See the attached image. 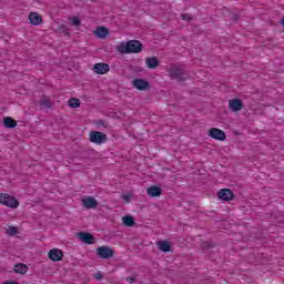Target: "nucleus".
I'll return each instance as SVG.
<instances>
[{"label": "nucleus", "mask_w": 284, "mask_h": 284, "mask_svg": "<svg viewBox=\"0 0 284 284\" xmlns=\"http://www.w3.org/2000/svg\"><path fill=\"white\" fill-rule=\"evenodd\" d=\"M93 71L95 74H108L110 72V65L108 63H97L93 65Z\"/></svg>", "instance_id": "9d476101"}, {"label": "nucleus", "mask_w": 284, "mask_h": 284, "mask_svg": "<svg viewBox=\"0 0 284 284\" xmlns=\"http://www.w3.org/2000/svg\"><path fill=\"white\" fill-rule=\"evenodd\" d=\"M169 77L171 79H175L178 83H184V81H187L190 79V74L183 65H178V64H171L168 69Z\"/></svg>", "instance_id": "f257e3e1"}, {"label": "nucleus", "mask_w": 284, "mask_h": 284, "mask_svg": "<svg viewBox=\"0 0 284 284\" xmlns=\"http://www.w3.org/2000/svg\"><path fill=\"white\" fill-rule=\"evenodd\" d=\"M6 234H8V236H17V234H19V229H17V226H9Z\"/></svg>", "instance_id": "5701e85b"}, {"label": "nucleus", "mask_w": 284, "mask_h": 284, "mask_svg": "<svg viewBox=\"0 0 284 284\" xmlns=\"http://www.w3.org/2000/svg\"><path fill=\"white\" fill-rule=\"evenodd\" d=\"M97 255L100 258L109 260L112 258V256H114V250H112L109 246H100L97 248Z\"/></svg>", "instance_id": "39448f33"}, {"label": "nucleus", "mask_w": 284, "mask_h": 284, "mask_svg": "<svg viewBox=\"0 0 284 284\" xmlns=\"http://www.w3.org/2000/svg\"><path fill=\"white\" fill-rule=\"evenodd\" d=\"M231 20L233 21V23H236V21H239V14L232 13Z\"/></svg>", "instance_id": "7c9ffc66"}, {"label": "nucleus", "mask_w": 284, "mask_h": 284, "mask_svg": "<svg viewBox=\"0 0 284 284\" xmlns=\"http://www.w3.org/2000/svg\"><path fill=\"white\" fill-rule=\"evenodd\" d=\"M50 261H54L55 263L63 260V251L59 248H53L49 251Z\"/></svg>", "instance_id": "ddd939ff"}, {"label": "nucleus", "mask_w": 284, "mask_h": 284, "mask_svg": "<svg viewBox=\"0 0 284 284\" xmlns=\"http://www.w3.org/2000/svg\"><path fill=\"white\" fill-rule=\"evenodd\" d=\"M39 105L41 110H50V108H52V102L50 101L49 98H44L39 101Z\"/></svg>", "instance_id": "412c9836"}, {"label": "nucleus", "mask_w": 284, "mask_h": 284, "mask_svg": "<svg viewBox=\"0 0 284 284\" xmlns=\"http://www.w3.org/2000/svg\"><path fill=\"white\" fill-rule=\"evenodd\" d=\"M94 34L98 37V39H105V37L110 34V30H108L105 27H98L94 31Z\"/></svg>", "instance_id": "dca6fc26"}, {"label": "nucleus", "mask_w": 284, "mask_h": 284, "mask_svg": "<svg viewBox=\"0 0 284 284\" xmlns=\"http://www.w3.org/2000/svg\"><path fill=\"white\" fill-rule=\"evenodd\" d=\"M229 109L232 112H241L243 110V101L241 99H232L229 101Z\"/></svg>", "instance_id": "0eeeda50"}, {"label": "nucleus", "mask_w": 284, "mask_h": 284, "mask_svg": "<svg viewBox=\"0 0 284 284\" xmlns=\"http://www.w3.org/2000/svg\"><path fill=\"white\" fill-rule=\"evenodd\" d=\"M281 24L284 27V17L281 20Z\"/></svg>", "instance_id": "72a5a7b5"}, {"label": "nucleus", "mask_w": 284, "mask_h": 284, "mask_svg": "<svg viewBox=\"0 0 284 284\" xmlns=\"http://www.w3.org/2000/svg\"><path fill=\"white\" fill-rule=\"evenodd\" d=\"M78 237L82 243H87V245H94V235L91 233L80 232L78 233Z\"/></svg>", "instance_id": "9b49d317"}, {"label": "nucleus", "mask_w": 284, "mask_h": 284, "mask_svg": "<svg viewBox=\"0 0 284 284\" xmlns=\"http://www.w3.org/2000/svg\"><path fill=\"white\" fill-rule=\"evenodd\" d=\"M123 225H126V227H134V217L132 215H125L122 217Z\"/></svg>", "instance_id": "4be33fe9"}, {"label": "nucleus", "mask_w": 284, "mask_h": 284, "mask_svg": "<svg viewBox=\"0 0 284 284\" xmlns=\"http://www.w3.org/2000/svg\"><path fill=\"white\" fill-rule=\"evenodd\" d=\"M98 125H103L104 128H106L105 122L103 120H99Z\"/></svg>", "instance_id": "473e14b6"}, {"label": "nucleus", "mask_w": 284, "mask_h": 284, "mask_svg": "<svg viewBox=\"0 0 284 284\" xmlns=\"http://www.w3.org/2000/svg\"><path fill=\"white\" fill-rule=\"evenodd\" d=\"M217 197L221 199V201H232V199H234V192L230 189H221L217 192Z\"/></svg>", "instance_id": "6e6552de"}, {"label": "nucleus", "mask_w": 284, "mask_h": 284, "mask_svg": "<svg viewBox=\"0 0 284 284\" xmlns=\"http://www.w3.org/2000/svg\"><path fill=\"white\" fill-rule=\"evenodd\" d=\"M3 125L4 128L13 129L17 125V120L12 119L11 116H4Z\"/></svg>", "instance_id": "aec40b11"}, {"label": "nucleus", "mask_w": 284, "mask_h": 284, "mask_svg": "<svg viewBox=\"0 0 284 284\" xmlns=\"http://www.w3.org/2000/svg\"><path fill=\"white\" fill-rule=\"evenodd\" d=\"M94 278L97 281H101L103 278V274L101 272H98L95 275H94Z\"/></svg>", "instance_id": "2f4dec72"}, {"label": "nucleus", "mask_w": 284, "mask_h": 284, "mask_svg": "<svg viewBox=\"0 0 284 284\" xmlns=\"http://www.w3.org/2000/svg\"><path fill=\"white\" fill-rule=\"evenodd\" d=\"M212 247H214V245L211 242H204L202 244V250H210Z\"/></svg>", "instance_id": "cd10ccee"}, {"label": "nucleus", "mask_w": 284, "mask_h": 284, "mask_svg": "<svg viewBox=\"0 0 284 284\" xmlns=\"http://www.w3.org/2000/svg\"><path fill=\"white\" fill-rule=\"evenodd\" d=\"M126 283L133 284L138 283L139 281V274H133L132 276L125 277Z\"/></svg>", "instance_id": "393cba45"}, {"label": "nucleus", "mask_w": 284, "mask_h": 284, "mask_svg": "<svg viewBox=\"0 0 284 284\" xmlns=\"http://www.w3.org/2000/svg\"><path fill=\"white\" fill-rule=\"evenodd\" d=\"M145 63L150 70H156L159 68V59L156 57L146 58Z\"/></svg>", "instance_id": "a211bd4d"}, {"label": "nucleus", "mask_w": 284, "mask_h": 284, "mask_svg": "<svg viewBox=\"0 0 284 284\" xmlns=\"http://www.w3.org/2000/svg\"><path fill=\"white\" fill-rule=\"evenodd\" d=\"M121 199H123V201H125V203H130V201L132 199V194H123L121 196Z\"/></svg>", "instance_id": "c756f323"}, {"label": "nucleus", "mask_w": 284, "mask_h": 284, "mask_svg": "<svg viewBox=\"0 0 284 284\" xmlns=\"http://www.w3.org/2000/svg\"><path fill=\"white\" fill-rule=\"evenodd\" d=\"M0 203L11 210H17L19 207V200H16L14 196H11L8 193H0Z\"/></svg>", "instance_id": "7ed1b4c3"}, {"label": "nucleus", "mask_w": 284, "mask_h": 284, "mask_svg": "<svg viewBox=\"0 0 284 284\" xmlns=\"http://www.w3.org/2000/svg\"><path fill=\"white\" fill-rule=\"evenodd\" d=\"M29 21L31 26H41L43 23V18L37 12L29 13Z\"/></svg>", "instance_id": "4468645a"}, {"label": "nucleus", "mask_w": 284, "mask_h": 284, "mask_svg": "<svg viewBox=\"0 0 284 284\" xmlns=\"http://www.w3.org/2000/svg\"><path fill=\"white\" fill-rule=\"evenodd\" d=\"M209 136H211V139H215V141H225L226 139L225 132L216 128L209 130Z\"/></svg>", "instance_id": "423d86ee"}, {"label": "nucleus", "mask_w": 284, "mask_h": 284, "mask_svg": "<svg viewBox=\"0 0 284 284\" xmlns=\"http://www.w3.org/2000/svg\"><path fill=\"white\" fill-rule=\"evenodd\" d=\"M160 252H164V253H168V252H171L172 250V244H170V242L168 241H160L156 243Z\"/></svg>", "instance_id": "f3484780"}, {"label": "nucleus", "mask_w": 284, "mask_h": 284, "mask_svg": "<svg viewBox=\"0 0 284 284\" xmlns=\"http://www.w3.org/2000/svg\"><path fill=\"white\" fill-rule=\"evenodd\" d=\"M71 24L74 26L75 28H79V26H81V20L77 17L71 18Z\"/></svg>", "instance_id": "bb28decb"}, {"label": "nucleus", "mask_w": 284, "mask_h": 284, "mask_svg": "<svg viewBox=\"0 0 284 284\" xmlns=\"http://www.w3.org/2000/svg\"><path fill=\"white\" fill-rule=\"evenodd\" d=\"M146 194L152 197H158L163 194V190L160 186L153 185L148 189Z\"/></svg>", "instance_id": "2eb2a0df"}, {"label": "nucleus", "mask_w": 284, "mask_h": 284, "mask_svg": "<svg viewBox=\"0 0 284 284\" xmlns=\"http://www.w3.org/2000/svg\"><path fill=\"white\" fill-rule=\"evenodd\" d=\"M181 19H183V21H192V16L190 13H184L181 16Z\"/></svg>", "instance_id": "c85d7f7f"}, {"label": "nucleus", "mask_w": 284, "mask_h": 284, "mask_svg": "<svg viewBox=\"0 0 284 284\" xmlns=\"http://www.w3.org/2000/svg\"><path fill=\"white\" fill-rule=\"evenodd\" d=\"M82 205H84L87 210H93L94 207H99V202L97 199L90 196L82 199Z\"/></svg>", "instance_id": "f8f14e48"}, {"label": "nucleus", "mask_w": 284, "mask_h": 284, "mask_svg": "<svg viewBox=\"0 0 284 284\" xmlns=\"http://www.w3.org/2000/svg\"><path fill=\"white\" fill-rule=\"evenodd\" d=\"M89 140L91 143H95V145H101L108 141V135L100 131H91L89 135Z\"/></svg>", "instance_id": "20e7f679"}, {"label": "nucleus", "mask_w": 284, "mask_h": 284, "mask_svg": "<svg viewBox=\"0 0 284 284\" xmlns=\"http://www.w3.org/2000/svg\"><path fill=\"white\" fill-rule=\"evenodd\" d=\"M143 51V43L138 40L128 41L125 44H121L118 47V52L121 54H139V52Z\"/></svg>", "instance_id": "f03ea898"}, {"label": "nucleus", "mask_w": 284, "mask_h": 284, "mask_svg": "<svg viewBox=\"0 0 284 284\" xmlns=\"http://www.w3.org/2000/svg\"><path fill=\"white\" fill-rule=\"evenodd\" d=\"M60 31H61L63 34H65L67 37H70V29L68 28V26L62 24V26L60 27Z\"/></svg>", "instance_id": "a878e982"}, {"label": "nucleus", "mask_w": 284, "mask_h": 284, "mask_svg": "<svg viewBox=\"0 0 284 284\" xmlns=\"http://www.w3.org/2000/svg\"><path fill=\"white\" fill-rule=\"evenodd\" d=\"M13 272H16V274H22V275L28 274V265L23 263H18L14 265Z\"/></svg>", "instance_id": "6ab92c4d"}, {"label": "nucleus", "mask_w": 284, "mask_h": 284, "mask_svg": "<svg viewBox=\"0 0 284 284\" xmlns=\"http://www.w3.org/2000/svg\"><path fill=\"white\" fill-rule=\"evenodd\" d=\"M133 88L140 91L150 90V82L143 79H134L133 80Z\"/></svg>", "instance_id": "1a4fd4ad"}, {"label": "nucleus", "mask_w": 284, "mask_h": 284, "mask_svg": "<svg viewBox=\"0 0 284 284\" xmlns=\"http://www.w3.org/2000/svg\"><path fill=\"white\" fill-rule=\"evenodd\" d=\"M81 105V102L79 99L71 98L69 100V108H79Z\"/></svg>", "instance_id": "b1692460"}]
</instances>
